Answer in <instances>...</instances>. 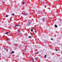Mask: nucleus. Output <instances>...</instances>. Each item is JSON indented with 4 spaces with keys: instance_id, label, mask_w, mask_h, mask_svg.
<instances>
[{
    "instance_id": "obj_12",
    "label": "nucleus",
    "mask_w": 62,
    "mask_h": 62,
    "mask_svg": "<svg viewBox=\"0 0 62 62\" xmlns=\"http://www.w3.org/2000/svg\"><path fill=\"white\" fill-rule=\"evenodd\" d=\"M35 60H36V61H37V58H35Z\"/></svg>"
},
{
    "instance_id": "obj_22",
    "label": "nucleus",
    "mask_w": 62,
    "mask_h": 62,
    "mask_svg": "<svg viewBox=\"0 0 62 62\" xmlns=\"http://www.w3.org/2000/svg\"><path fill=\"white\" fill-rule=\"evenodd\" d=\"M11 54H13V53H12V52H11Z\"/></svg>"
},
{
    "instance_id": "obj_9",
    "label": "nucleus",
    "mask_w": 62,
    "mask_h": 62,
    "mask_svg": "<svg viewBox=\"0 0 62 62\" xmlns=\"http://www.w3.org/2000/svg\"><path fill=\"white\" fill-rule=\"evenodd\" d=\"M31 32H33V30L31 29Z\"/></svg>"
},
{
    "instance_id": "obj_3",
    "label": "nucleus",
    "mask_w": 62,
    "mask_h": 62,
    "mask_svg": "<svg viewBox=\"0 0 62 62\" xmlns=\"http://www.w3.org/2000/svg\"><path fill=\"white\" fill-rule=\"evenodd\" d=\"M24 15H28V14L26 13H24Z\"/></svg>"
},
{
    "instance_id": "obj_26",
    "label": "nucleus",
    "mask_w": 62,
    "mask_h": 62,
    "mask_svg": "<svg viewBox=\"0 0 62 62\" xmlns=\"http://www.w3.org/2000/svg\"><path fill=\"white\" fill-rule=\"evenodd\" d=\"M1 55V54H0V55Z\"/></svg>"
},
{
    "instance_id": "obj_7",
    "label": "nucleus",
    "mask_w": 62,
    "mask_h": 62,
    "mask_svg": "<svg viewBox=\"0 0 62 62\" xmlns=\"http://www.w3.org/2000/svg\"><path fill=\"white\" fill-rule=\"evenodd\" d=\"M8 32H6L5 33V34H8Z\"/></svg>"
},
{
    "instance_id": "obj_24",
    "label": "nucleus",
    "mask_w": 62,
    "mask_h": 62,
    "mask_svg": "<svg viewBox=\"0 0 62 62\" xmlns=\"http://www.w3.org/2000/svg\"><path fill=\"white\" fill-rule=\"evenodd\" d=\"M31 34H32V33H31Z\"/></svg>"
},
{
    "instance_id": "obj_20",
    "label": "nucleus",
    "mask_w": 62,
    "mask_h": 62,
    "mask_svg": "<svg viewBox=\"0 0 62 62\" xmlns=\"http://www.w3.org/2000/svg\"><path fill=\"white\" fill-rule=\"evenodd\" d=\"M24 4V2H23V4Z\"/></svg>"
},
{
    "instance_id": "obj_14",
    "label": "nucleus",
    "mask_w": 62,
    "mask_h": 62,
    "mask_svg": "<svg viewBox=\"0 0 62 62\" xmlns=\"http://www.w3.org/2000/svg\"><path fill=\"white\" fill-rule=\"evenodd\" d=\"M43 22H44V19H43Z\"/></svg>"
},
{
    "instance_id": "obj_2",
    "label": "nucleus",
    "mask_w": 62,
    "mask_h": 62,
    "mask_svg": "<svg viewBox=\"0 0 62 62\" xmlns=\"http://www.w3.org/2000/svg\"><path fill=\"white\" fill-rule=\"evenodd\" d=\"M20 25H19L18 24H17L15 26V27H16V26H20Z\"/></svg>"
},
{
    "instance_id": "obj_17",
    "label": "nucleus",
    "mask_w": 62,
    "mask_h": 62,
    "mask_svg": "<svg viewBox=\"0 0 62 62\" xmlns=\"http://www.w3.org/2000/svg\"><path fill=\"white\" fill-rule=\"evenodd\" d=\"M15 52L13 51H12V53H14Z\"/></svg>"
},
{
    "instance_id": "obj_15",
    "label": "nucleus",
    "mask_w": 62,
    "mask_h": 62,
    "mask_svg": "<svg viewBox=\"0 0 62 62\" xmlns=\"http://www.w3.org/2000/svg\"><path fill=\"white\" fill-rule=\"evenodd\" d=\"M51 40H53V38H51Z\"/></svg>"
},
{
    "instance_id": "obj_1",
    "label": "nucleus",
    "mask_w": 62,
    "mask_h": 62,
    "mask_svg": "<svg viewBox=\"0 0 62 62\" xmlns=\"http://www.w3.org/2000/svg\"><path fill=\"white\" fill-rule=\"evenodd\" d=\"M28 22L27 23L26 25L27 26H30L31 25V23H32L31 21L30 20H28Z\"/></svg>"
},
{
    "instance_id": "obj_8",
    "label": "nucleus",
    "mask_w": 62,
    "mask_h": 62,
    "mask_svg": "<svg viewBox=\"0 0 62 62\" xmlns=\"http://www.w3.org/2000/svg\"><path fill=\"white\" fill-rule=\"evenodd\" d=\"M6 40H7V41H8V40H9V39H6Z\"/></svg>"
},
{
    "instance_id": "obj_4",
    "label": "nucleus",
    "mask_w": 62,
    "mask_h": 62,
    "mask_svg": "<svg viewBox=\"0 0 62 62\" xmlns=\"http://www.w3.org/2000/svg\"><path fill=\"white\" fill-rule=\"evenodd\" d=\"M39 54V52H37L35 54L36 55V54Z\"/></svg>"
},
{
    "instance_id": "obj_11",
    "label": "nucleus",
    "mask_w": 62,
    "mask_h": 62,
    "mask_svg": "<svg viewBox=\"0 0 62 62\" xmlns=\"http://www.w3.org/2000/svg\"><path fill=\"white\" fill-rule=\"evenodd\" d=\"M29 38H31V37L30 36H29Z\"/></svg>"
},
{
    "instance_id": "obj_18",
    "label": "nucleus",
    "mask_w": 62,
    "mask_h": 62,
    "mask_svg": "<svg viewBox=\"0 0 62 62\" xmlns=\"http://www.w3.org/2000/svg\"><path fill=\"white\" fill-rule=\"evenodd\" d=\"M31 36H33V35L32 34H31Z\"/></svg>"
},
{
    "instance_id": "obj_13",
    "label": "nucleus",
    "mask_w": 62,
    "mask_h": 62,
    "mask_svg": "<svg viewBox=\"0 0 62 62\" xmlns=\"http://www.w3.org/2000/svg\"><path fill=\"white\" fill-rule=\"evenodd\" d=\"M55 50L56 51H58V50H57V49H55Z\"/></svg>"
},
{
    "instance_id": "obj_6",
    "label": "nucleus",
    "mask_w": 62,
    "mask_h": 62,
    "mask_svg": "<svg viewBox=\"0 0 62 62\" xmlns=\"http://www.w3.org/2000/svg\"><path fill=\"white\" fill-rule=\"evenodd\" d=\"M55 27H57V26L56 25H55Z\"/></svg>"
},
{
    "instance_id": "obj_21",
    "label": "nucleus",
    "mask_w": 62,
    "mask_h": 62,
    "mask_svg": "<svg viewBox=\"0 0 62 62\" xmlns=\"http://www.w3.org/2000/svg\"><path fill=\"white\" fill-rule=\"evenodd\" d=\"M6 51H7V52H8V49H7L6 50Z\"/></svg>"
},
{
    "instance_id": "obj_5",
    "label": "nucleus",
    "mask_w": 62,
    "mask_h": 62,
    "mask_svg": "<svg viewBox=\"0 0 62 62\" xmlns=\"http://www.w3.org/2000/svg\"><path fill=\"white\" fill-rule=\"evenodd\" d=\"M31 59L32 60V61H33V60H34V59H33V58H31Z\"/></svg>"
},
{
    "instance_id": "obj_28",
    "label": "nucleus",
    "mask_w": 62,
    "mask_h": 62,
    "mask_svg": "<svg viewBox=\"0 0 62 62\" xmlns=\"http://www.w3.org/2000/svg\"><path fill=\"white\" fill-rule=\"evenodd\" d=\"M10 24H9V25H10Z\"/></svg>"
},
{
    "instance_id": "obj_23",
    "label": "nucleus",
    "mask_w": 62,
    "mask_h": 62,
    "mask_svg": "<svg viewBox=\"0 0 62 62\" xmlns=\"http://www.w3.org/2000/svg\"><path fill=\"white\" fill-rule=\"evenodd\" d=\"M60 20L61 21H62V20H61V19H60Z\"/></svg>"
},
{
    "instance_id": "obj_25",
    "label": "nucleus",
    "mask_w": 62,
    "mask_h": 62,
    "mask_svg": "<svg viewBox=\"0 0 62 62\" xmlns=\"http://www.w3.org/2000/svg\"><path fill=\"white\" fill-rule=\"evenodd\" d=\"M0 37H1V35H0Z\"/></svg>"
},
{
    "instance_id": "obj_16",
    "label": "nucleus",
    "mask_w": 62,
    "mask_h": 62,
    "mask_svg": "<svg viewBox=\"0 0 62 62\" xmlns=\"http://www.w3.org/2000/svg\"><path fill=\"white\" fill-rule=\"evenodd\" d=\"M8 15H7L6 16V17H8Z\"/></svg>"
},
{
    "instance_id": "obj_27",
    "label": "nucleus",
    "mask_w": 62,
    "mask_h": 62,
    "mask_svg": "<svg viewBox=\"0 0 62 62\" xmlns=\"http://www.w3.org/2000/svg\"><path fill=\"white\" fill-rule=\"evenodd\" d=\"M18 31H19V30H18Z\"/></svg>"
},
{
    "instance_id": "obj_10",
    "label": "nucleus",
    "mask_w": 62,
    "mask_h": 62,
    "mask_svg": "<svg viewBox=\"0 0 62 62\" xmlns=\"http://www.w3.org/2000/svg\"><path fill=\"white\" fill-rule=\"evenodd\" d=\"M14 15L15 14H14L13 13L12 14V15H13V16H14Z\"/></svg>"
},
{
    "instance_id": "obj_19",
    "label": "nucleus",
    "mask_w": 62,
    "mask_h": 62,
    "mask_svg": "<svg viewBox=\"0 0 62 62\" xmlns=\"http://www.w3.org/2000/svg\"><path fill=\"white\" fill-rule=\"evenodd\" d=\"M45 57H46V55H45Z\"/></svg>"
}]
</instances>
